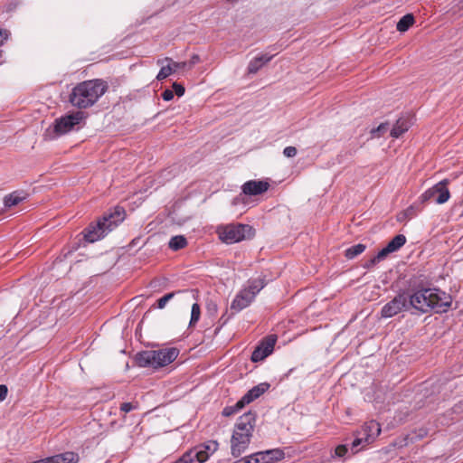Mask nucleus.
<instances>
[{"label": "nucleus", "instance_id": "f704fd0d", "mask_svg": "<svg viewBox=\"0 0 463 463\" xmlns=\"http://www.w3.org/2000/svg\"><path fill=\"white\" fill-rule=\"evenodd\" d=\"M173 90L178 97L183 96L184 94V90H185L184 87L182 84L177 83V82L173 83Z\"/></svg>", "mask_w": 463, "mask_h": 463}, {"label": "nucleus", "instance_id": "423d86ee", "mask_svg": "<svg viewBox=\"0 0 463 463\" xmlns=\"http://www.w3.org/2000/svg\"><path fill=\"white\" fill-rule=\"evenodd\" d=\"M83 118L84 115L81 111H76L56 118L54 122L45 129L43 139L46 141L54 140L71 132Z\"/></svg>", "mask_w": 463, "mask_h": 463}, {"label": "nucleus", "instance_id": "4468645a", "mask_svg": "<svg viewBox=\"0 0 463 463\" xmlns=\"http://www.w3.org/2000/svg\"><path fill=\"white\" fill-rule=\"evenodd\" d=\"M406 243V237L403 234L394 236L388 244L376 254V260H384L390 253L397 251Z\"/></svg>", "mask_w": 463, "mask_h": 463}, {"label": "nucleus", "instance_id": "f3484780", "mask_svg": "<svg viewBox=\"0 0 463 463\" xmlns=\"http://www.w3.org/2000/svg\"><path fill=\"white\" fill-rule=\"evenodd\" d=\"M272 55L261 54L260 56L255 57L251 60L248 65V72L250 74H255L259 71L260 68H262L266 63H268L271 59Z\"/></svg>", "mask_w": 463, "mask_h": 463}, {"label": "nucleus", "instance_id": "2eb2a0df", "mask_svg": "<svg viewBox=\"0 0 463 463\" xmlns=\"http://www.w3.org/2000/svg\"><path fill=\"white\" fill-rule=\"evenodd\" d=\"M254 298H255L253 297V292H250L244 288L241 290L232 300L231 308L236 312H239L247 307Z\"/></svg>", "mask_w": 463, "mask_h": 463}, {"label": "nucleus", "instance_id": "393cba45", "mask_svg": "<svg viewBox=\"0 0 463 463\" xmlns=\"http://www.w3.org/2000/svg\"><path fill=\"white\" fill-rule=\"evenodd\" d=\"M179 63L177 62H174L173 63V66L171 65H167V66H163L158 74L156 75V79L158 80H165V78H167L169 75H171L173 72L175 71V70L177 68H179Z\"/></svg>", "mask_w": 463, "mask_h": 463}, {"label": "nucleus", "instance_id": "ddd939ff", "mask_svg": "<svg viewBox=\"0 0 463 463\" xmlns=\"http://www.w3.org/2000/svg\"><path fill=\"white\" fill-rule=\"evenodd\" d=\"M269 186V183L265 180H250L242 184L241 191L246 195L256 196L266 193Z\"/></svg>", "mask_w": 463, "mask_h": 463}, {"label": "nucleus", "instance_id": "a878e982", "mask_svg": "<svg viewBox=\"0 0 463 463\" xmlns=\"http://www.w3.org/2000/svg\"><path fill=\"white\" fill-rule=\"evenodd\" d=\"M198 449H204L208 458L213 455L219 448V443L216 440H208L203 444L197 445Z\"/></svg>", "mask_w": 463, "mask_h": 463}, {"label": "nucleus", "instance_id": "c756f323", "mask_svg": "<svg viewBox=\"0 0 463 463\" xmlns=\"http://www.w3.org/2000/svg\"><path fill=\"white\" fill-rule=\"evenodd\" d=\"M138 402H123L121 405H120V411L124 412V413H128L131 411H134V410H137L138 409Z\"/></svg>", "mask_w": 463, "mask_h": 463}, {"label": "nucleus", "instance_id": "0eeeda50", "mask_svg": "<svg viewBox=\"0 0 463 463\" xmlns=\"http://www.w3.org/2000/svg\"><path fill=\"white\" fill-rule=\"evenodd\" d=\"M219 239L227 244L240 242L254 235L250 225L241 223H230L217 228Z\"/></svg>", "mask_w": 463, "mask_h": 463}, {"label": "nucleus", "instance_id": "58836bf2", "mask_svg": "<svg viewBox=\"0 0 463 463\" xmlns=\"http://www.w3.org/2000/svg\"><path fill=\"white\" fill-rule=\"evenodd\" d=\"M7 32L5 30H0V46L4 43V41L7 39Z\"/></svg>", "mask_w": 463, "mask_h": 463}, {"label": "nucleus", "instance_id": "4c0bfd02", "mask_svg": "<svg viewBox=\"0 0 463 463\" xmlns=\"http://www.w3.org/2000/svg\"><path fill=\"white\" fill-rule=\"evenodd\" d=\"M381 260H376V255L373 257L370 260L366 262L364 265L365 268L370 269L373 266H374L376 263L380 262Z\"/></svg>", "mask_w": 463, "mask_h": 463}, {"label": "nucleus", "instance_id": "412c9836", "mask_svg": "<svg viewBox=\"0 0 463 463\" xmlns=\"http://www.w3.org/2000/svg\"><path fill=\"white\" fill-rule=\"evenodd\" d=\"M366 249V246L363 243H358L354 246L347 248L345 251V257L347 260H353L358 255L362 254Z\"/></svg>", "mask_w": 463, "mask_h": 463}, {"label": "nucleus", "instance_id": "f8f14e48", "mask_svg": "<svg viewBox=\"0 0 463 463\" xmlns=\"http://www.w3.org/2000/svg\"><path fill=\"white\" fill-rule=\"evenodd\" d=\"M277 342V336L270 335L263 338L251 354L250 360L260 362L272 354Z\"/></svg>", "mask_w": 463, "mask_h": 463}, {"label": "nucleus", "instance_id": "b1692460", "mask_svg": "<svg viewBox=\"0 0 463 463\" xmlns=\"http://www.w3.org/2000/svg\"><path fill=\"white\" fill-rule=\"evenodd\" d=\"M265 287L264 279H255L249 281V285L247 288H245L246 290H249L250 292H253V297L255 298L256 295Z\"/></svg>", "mask_w": 463, "mask_h": 463}, {"label": "nucleus", "instance_id": "f257e3e1", "mask_svg": "<svg viewBox=\"0 0 463 463\" xmlns=\"http://www.w3.org/2000/svg\"><path fill=\"white\" fill-rule=\"evenodd\" d=\"M409 304L415 309L427 313L435 309L437 313L446 312L450 307L451 297L438 288H421L408 296Z\"/></svg>", "mask_w": 463, "mask_h": 463}, {"label": "nucleus", "instance_id": "bb28decb", "mask_svg": "<svg viewBox=\"0 0 463 463\" xmlns=\"http://www.w3.org/2000/svg\"><path fill=\"white\" fill-rule=\"evenodd\" d=\"M190 452L197 463H203L209 458L207 452L204 449H198L196 446L191 449Z\"/></svg>", "mask_w": 463, "mask_h": 463}, {"label": "nucleus", "instance_id": "20e7f679", "mask_svg": "<svg viewBox=\"0 0 463 463\" xmlns=\"http://www.w3.org/2000/svg\"><path fill=\"white\" fill-rule=\"evenodd\" d=\"M125 212L115 208L113 213L103 215L96 223H90L83 232L88 242H95L115 229L123 220Z\"/></svg>", "mask_w": 463, "mask_h": 463}, {"label": "nucleus", "instance_id": "39448f33", "mask_svg": "<svg viewBox=\"0 0 463 463\" xmlns=\"http://www.w3.org/2000/svg\"><path fill=\"white\" fill-rule=\"evenodd\" d=\"M179 354L175 347H168L158 350H145L137 354L136 362L141 367H152L157 369L174 362Z\"/></svg>", "mask_w": 463, "mask_h": 463}, {"label": "nucleus", "instance_id": "5701e85b", "mask_svg": "<svg viewBox=\"0 0 463 463\" xmlns=\"http://www.w3.org/2000/svg\"><path fill=\"white\" fill-rule=\"evenodd\" d=\"M169 248L173 250H179L187 245V241L183 235H176L170 239Z\"/></svg>", "mask_w": 463, "mask_h": 463}, {"label": "nucleus", "instance_id": "c85d7f7f", "mask_svg": "<svg viewBox=\"0 0 463 463\" xmlns=\"http://www.w3.org/2000/svg\"><path fill=\"white\" fill-rule=\"evenodd\" d=\"M179 292L180 291H177V293H179ZM175 294H176V292H170V293L165 294L162 298H160L157 300V308L163 309L165 307V305L167 304V302L169 300H171L175 296Z\"/></svg>", "mask_w": 463, "mask_h": 463}, {"label": "nucleus", "instance_id": "cd10ccee", "mask_svg": "<svg viewBox=\"0 0 463 463\" xmlns=\"http://www.w3.org/2000/svg\"><path fill=\"white\" fill-rule=\"evenodd\" d=\"M200 316H201L200 305L198 303L193 304L192 310H191V319H190V322H189V326H194L199 321Z\"/></svg>", "mask_w": 463, "mask_h": 463}, {"label": "nucleus", "instance_id": "1a4fd4ad", "mask_svg": "<svg viewBox=\"0 0 463 463\" xmlns=\"http://www.w3.org/2000/svg\"><path fill=\"white\" fill-rule=\"evenodd\" d=\"M381 433L380 424L375 420H370L365 422L362 427V430L359 432V435L362 437H357L352 442V452L353 454L357 453L360 449L358 448L362 444H370L372 443L376 437H378Z\"/></svg>", "mask_w": 463, "mask_h": 463}, {"label": "nucleus", "instance_id": "2f4dec72", "mask_svg": "<svg viewBox=\"0 0 463 463\" xmlns=\"http://www.w3.org/2000/svg\"><path fill=\"white\" fill-rule=\"evenodd\" d=\"M174 463H197L190 450L185 452L179 459Z\"/></svg>", "mask_w": 463, "mask_h": 463}, {"label": "nucleus", "instance_id": "7c9ffc66", "mask_svg": "<svg viewBox=\"0 0 463 463\" xmlns=\"http://www.w3.org/2000/svg\"><path fill=\"white\" fill-rule=\"evenodd\" d=\"M388 129V124L387 123H382L380 124L376 128H373L371 130V134L374 137H380L383 135Z\"/></svg>", "mask_w": 463, "mask_h": 463}, {"label": "nucleus", "instance_id": "e433bc0d", "mask_svg": "<svg viewBox=\"0 0 463 463\" xmlns=\"http://www.w3.org/2000/svg\"><path fill=\"white\" fill-rule=\"evenodd\" d=\"M8 389L6 385L0 384V402H3L7 396Z\"/></svg>", "mask_w": 463, "mask_h": 463}, {"label": "nucleus", "instance_id": "6ab92c4d", "mask_svg": "<svg viewBox=\"0 0 463 463\" xmlns=\"http://www.w3.org/2000/svg\"><path fill=\"white\" fill-rule=\"evenodd\" d=\"M25 199V195L21 192H13L6 195L4 199V203L5 207H13L20 203Z\"/></svg>", "mask_w": 463, "mask_h": 463}, {"label": "nucleus", "instance_id": "dca6fc26", "mask_svg": "<svg viewBox=\"0 0 463 463\" xmlns=\"http://www.w3.org/2000/svg\"><path fill=\"white\" fill-rule=\"evenodd\" d=\"M270 385L268 383H261L249 390L242 397L244 403L249 404L264 394Z\"/></svg>", "mask_w": 463, "mask_h": 463}, {"label": "nucleus", "instance_id": "72a5a7b5", "mask_svg": "<svg viewBox=\"0 0 463 463\" xmlns=\"http://www.w3.org/2000/svg\"><path fill=\"white\" fill-rule=\"evenodd\" d=\"M298 151L295 146H287L283 150V155L287 157H294L297 155Z\"/></svg>", "mask_w": 463, "mask_h": 463}, {"label": "nucleus", "instance_id": "9d476101", "mask_svg": "<svg viewBox=\"0 0 463 463\" xmlns=\"http://www.w3.org/2000/svg\"><path fill=\"white\" fill-rule=\"evenodd\" d=\"M284 458V450L278 448L252 453L235 463H277Z\"/></svg>", "mask_w": 463, "mask_h": 463}, {"label": "nucleus", "instance_id": "4be33fe9", "mask_svg": "<svg viewBox=\"0 0 463 463\" xmlns=\"http://www.w3.org/2000/svg\"><path fill=\"white\" fill-rule=\"evenodd\" d=\"M245 405L246 403H244L243 400L241 398L234 405L224 407L222 414L224 417H230L239 412Z\"/></svg>", "mask_w": 463, "mask_h": 463}, {"label": "nucleus", "instance_id": "aec40b11", "mask_svg": "<svg viewBox=\"0 0 463 463\" xmlns=\"http://www.w3.org/2000/svg\"><path fill=\"white\" fill-rule=\"evenodd\" d=\"M414 24V16L411 14L403 15L397 23L396 28L399 32H406Z\"/></svg>", "mask_w": 463, "mask_h": 463}, {"label": "nucleus", "instance_id": "6e6552de", "mask_svg": "<svg viewBox=\"0 0 463 463\" xmlns=\"http://www.w3.org/2000/svg\"><path fill=\"white\" fill-rule=\"evenodd\" d=\"M448 179H444L439 182L432 187L427 189L423 194H421V195L419 197V200L422 203L429 202H435L438 204L445 203L450 198V193L448 188Z\"/></svg>", "mask_w": 463, "mask_h": 463}, {"label": "nucleus", "instance_id": "c9c22d12", "mask_svg": "<svg viewBox=\"0 0 463 463\" xmlns=\"http://www.w3.org/2000/svg\"><path fill=\"white\" fill-rule=\"evenodd\" d=\"M174 98V91L171 90H165L162 93V99L165 101L172 100Z\"/></svg>", "mask_w": 463, "mask_h": 463}, {"label": "nucleus", "instance_id": "a19ab883", "mask_svg": "<svg viewBox=\"0 0 463 463\" xmlns=\"http://www.w3.org/2000/svg\"><path fill=\"white\" fill-rule=\"evenodd\" d=\"M425 436H427V430H424V429H420V430H419V435H418V437H419L420 439H422V438H424Z\"/></svg>", "mask_w": 463, "mask_h": 463}, {"label": "nucleus", "instance_id": "7ed1b4c3", "mask_svg": "<svg viewBox=\"0 0 463 463\" xmlns=\"http://www.w3.org/2000/svg\"><path fill=\"white\" fill-rule=\"evenodd\" d=\"M256 424V413L249 411L241 415L234 426L231 438V453L240 457L249 447Z\"/></svg>", "mask_w": 463, "mask_h": 463}, {"label": "nucleus", "instance_id": "a211bd4d", "mask_svg": "<svg viewBox=\"0 0 463 463\" xmlns=\"http://www.w3.org/2000/svg\"><path fill=\"white\" fill-rule=\"evenodd\" d=\"M411 124L407 118H401L397 119L396 123L391 130V136L394 138L400 137L410 128Z\"/></svg>", "mask_w": 463, "mask_h": 463}, {"label": "nucleus", "instance_id": "79ce46f5", "mask_svg": "<svg viewBox=\"0 0 463 463\" xmlns=\"http://www.w3.org/2000/svg\"><path fill=\"white\" fill-rule=\"evenodd\" d=\"M226 2H229V3H233V2H236L237 0H225Z\"/></svg>", "mask_w": 463, "mask_h": 463}, {"label": "nucleus", "instance_id": "ea45409f", "mask_svg": "<svg viewBox=\"0 0 463 463\" xmlns=\"http://www.w3.org/2000/svg\"><path fill=\"white\" fill-rule=\"evenodd\" d=\"M200 61V56L197 55V54H194L192 57H191V60H190V65L193 66L196 63H198Z\"/></svg>", "mask_w": 463, "mask_h": 463}, {"label": "nucleus", "instance_id": "9b49d317", "mask_svg": "<svg viewBox=\"0 0 463 463\" xmlns=\"http://www.w3.org/2000/svg\"><path fill=\"white\" fill-rule=\"evenodd\" d=\"M408 303V296L404 292L399 293L382 307V317L390 318L398 315L407 308Z\"/></svg>", "mask_w": 463, "mask_h": 463}, {"label": "nucleus", "instance_id": "f03ea898", "mask_svg": "<svg viewBox=\"0 0 463 463\" xmlns=\"http://www.w3.org/2000/svg\"><path fill=\"white\" fill-rule=\"evenodd\" d=\"M108 83L100 79L78 83L70 94V102L79 109L93 106L108 90Z\"/></svg>", "mask_w": 463, "mask_h": 463}, {"label": "nucleus", "instance_id": "473e14b6", "mask_svg": "<svg viewBox=\"0 0 463 463\" xmlns=\"http://www.w3.org/2000/svg\"><path fill=\"white\" fill-rule=\"evenodd\" d=\"M348 451V449L346 447V445H338L335 449V455L336 457H339V458H342L344 457Z\"/></svg>", "mask_w": 463, "mask_h": 463}]
</instances>
